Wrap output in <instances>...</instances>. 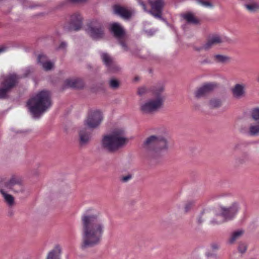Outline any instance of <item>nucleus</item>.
<instances>
[{"mask_svg": "<svg viewBox=\"0 0 259 259\" xmlns=\"http://www.w3.org/2000/svg\"><path fill=\"white\" fill-rule=\"evenodd\" d=\"M147 92V89L145 87L139 88L138 90V94L140 96H143Z\"/></svg>", "mask_w": 259, "mask_h": 259, "instance_id": "31", "label": "nucleus"}, {"mask_svg": "<svg viewBox=\"0 0 259 259\" xmlns=\"http://www.w3.org/2000/svg\"><path fill=\"white\" fill-rule=\"evenodd\" d=\"M27 106L34 118L39 117L51 106L50 93L43 90L28 100Z\"/></svg>", "mask_w": 259, "mask_h": 259, "instance_id": "2", "label": "nucleus"}, {"mask_svg": "<svg viewBox=\"0 0 259 259\" xmlns=\"http://www.w3.org/2000/svg\"><path fill=\"white\" fill-rule=\"evenodd\" d=\"M206 255L207 256V257H210V256H212V254L209 253H206Z\"/></svg>", "mask_w": 259, "mask_h": 259, "instance_id": "42", "label": "nucleus"}, {"mask_svg": "<svg viewBox=\"0 0 259 259\" xmlns=\"http://www.w3.org/2000/svg\"><path fill=\"white\" fill-rule=\"evenodd\" d=\"M244 7L250 13H255L259 11V3L256 2L244 4Z\"/></svg>", "mask_w": 259, "mask_h": 259, "instance_id": "23", "label": "nucleus"}, {"mask_svg": "<svg viewBox=\"0 0 259 259\" xmlns=\"http://www.w3.org/2000/svg\"><path fill=\"white\" fill-rule=\"evenodd\" d=\"M221 101L217 99H213L210 101L209 106L211 107H219L221 106Z\"/></svg>", "mask_w": 259, "mask_h": 259, "instance_id": "30", "label": "nucleus"}, {"mask_svg": "<svg viewBox=\"0 0 259 259\" xmlns=\"http://www.w3.org/2000/svg\"><path fill=\"white\" fill-rule=\"evenodd\" d=\"M19 77L16 74H10L4 77L2 82L3 88H0V99L7 97L8 92L17 83Z\"/></svg>", "mask_w": 259, "mask_h": 259, "instance_id": "8", "label": "nucleus"}, {"mask_svg": "<svg viewBox=\"0 0 259 259\" xmlns=\"http://www.w3.org/2000/svg\"><path fill=\"white\" fill-rule=\"evenodd\" d=\"M67 45L65 42H62L59 46L60 49H63L66 47Z\"/></svg>", "mask_w": 259, "mask_h": 259, "instance_id": "39", "label": "nucleus"}, {"mask_svg": "<svg viewBox=\"0 0 259 259\" xmlns=\"http://www.w3.org/2000/svg\"><path fill=\"white\" fill-rule=\"evenodd\" d=\"M248 134L250 136H256L259 134V123L251 124L249 126Z\"/></svg>", "mask_w": 259, "mask_h": 259, "instance_id": "26", "label": "nucleus"}, {"mask_svg": "<svg viewBox=\"0 0 259 259\" xmlns=\"http://www.w3.org/2000/svg\"><path fill=\"white\" fill-rule=\"evenodd\" d=\"M11 191H12V189L6 188L2 186L0 187V193L2 194L5 201L10 206H12L14 204V198L12 195L9 193ZM13 191L17 192L15 190Z\"/></svg>", "mask_w": 259, "mask_h": 259, "instance_id": "16", "label": "nucleus"}, {"mask_svg": "<svg viewBox=\"0 0 259 259\" xmlns=\"http://www.w3.org/2000/svg\"><path fill=\"white\" fill-rule=\"evenodd\" d=\"M214 59L217 62L225 63L229 60V58L226 56L216 55L214 56Z\"/></svg>", "mask_w": 259, "mask_h": 259, "instance_id": "27", "label": "nucleus"}, {"mask_svg": "<svg viewBox=\"0 0 259 259\" xmlns=\"http://www.w3.org/2000/svg\"><path fill=\"white\" fill-rule=\"evenodd\" d=\"M65 85L68 88H80L82 87V82L78 79H68L65 80Z\"/></svg>", "mask_w": 259, "mask_h": 259, "instance_id": "21", "label": "nucleus"}, {"mask_svg": "<svg viewBox=\"0 0 259 259\" xmlns=\"http://www.w3.org/2000/svg\"><path fill=\"white\" fill-rule=\"evenodd\" d=\"M197 3L201 6L206 8H212V4L209 1L206 0H198Z\"/></svg>", "mask_w": 259, "mask_h": 259, "instance_id": "29", "label": "nucleus"}, {"mask_svg": "<svg viewBox=\"0 0 259 259\" xmlns=\"http://www.w3.org/2000/svg\"><path fill=\"white\" fill-rule=\"evenodd\" d=\"M182 17L188 23L196 24L198 23V20L194 17L192 13L184 14Z\"/></svg>", "mask_w": 259, "mask_h": 259, "instance_id": "25", "label": "nucleus"}, {"mask_svg": "<svg viewBox=\"0 0 259 259\" xmlns=\"http://www.w3.org/2000/svg\"><path fill=\"white\" fill-rule=\"evenodd\" d=\"M70 2L72 3H78L85 2L87 0H68Z\"/></svg>", "mask_w": 259, "mask_h": 259, "instance_id": "36", "label": "nucleus"}, {"mask_svg": "<svg viewBox=\"0 0 259 259\" xmlns=\"http://www.w3.org/2000/svg\"><path fill=\"white\" fill-rule=\"evenodd\" d=\"M103 119L102 113L99 110H95L89 112L83 122L84 126L79 131V142L81 145L86 144L91 137L89 130L98 127Z\"/></svg>", "mask_w": 259, "mask_h": 259, "instance_id": "4", "label": "nucleus"}, {"mask_svg": "<svg viewBox=\"0 0 259 259\" xmlns=\"http://www.w3.org/2000/svg\"><path fill=\"white\" fill-rule=\"evenodd\" d=\"M127 142L125 131L122 127L112 130L110 133L105 135L102 140V147L110 152H114L124 146Z\"/></svg>", "mask_w": 259, "mask_h": 259, "instance_id": "3", "label": "nucleus"}, {"mask_svg": "<svg viewBox=\"0 0 259 259\" xmlns=\"http://www.w3.org/2000/svg\"><path fill=\"white\" fill-rule=\"evenodd\" d=\"M110 30L114 36L118 40L122 49L124 51L127 50L126 44L122 41V39L124 37L125 32L121 25L118 23H113L110 24Z\"/></svg>", "mask_w": 259, "mask_h": 259, "instance_id": "10", "label": "nucleus"}, {"mask_svg": "<svg viewBox=\"0 0 259 259\" xmlns=\"http://www.w3.org/2000/svg\"><path fill=\"white\" fill-rule=\"evenodd\" d=\"M113 11L115 14L125 19L130 18L132 15L131 11L120 6H115Z\"/></svg>", "mask_w": 259, "mask_h": 259, "instance_id": "18", "label": "nucleus"}, {"mask_svg": "<svg viewBox=\"0 0 259 259\" xmlns=\"http://www.w3.org/2000/svg\"><path fill=\"white\" fill-rule=\"evenodd\" d=\"M238 249L240 253H244L246 250V245L244 243H241L239 245Z\"/></svg>", "mask_w": 259, "mask_h": 259, "instance_id": "32", "label": "nucleus"}, {"mask_svg": "<svg viewBox=\"0 0 259 259\" xmlns=\"http://www.w3.org/2000/svg\"><path fill=\"white\" fill-rule=\"evenodd\" d=\"M5 51V49L4 48H0V53L3 52Z\"/></svg>", "mask_w": 259, "mask_h": 259, "instance_id": "43", "label": "nucleus"}, {"mask_svg": "<svg viewBox=\"0 0 259 259\" xmlns=\"http://www.w3.org/2000/svg\"><path fill=\"white\" fill-rule=\"evenodd\" d=\"M132 178V175H127V176H123L121 178V180L123 182H126Z\"/></svg>", "mask_w": 259, "mask_h": 259, "instance_id": "35", "label": "nucleus"}, {"mask_svg": "<svg viewBox=\"0 0 259 259\" xmlns=\"http://www.w3.org/2000/svg\"><path fill=\"white\" fill-rule=\"evenodd\" d=\"M163 91V88H160L157 94L156 99H150L141 105V110L145 113H150L156 111L162 105L163 98L159 94Z\"/></svg>", "mask_w": 259, "mask_h": 259, "instance_id": "7", "label": "nucleus"}, {"mask_svg": "<svg viewBox=\"0 0 259 259\" xmlns=\"http://www.w3.org/2000/svg\"><path fill=\"white\" fill-rule=\"evenodd\" d=\"M37 61L42 65L44 69L46 71L51 70L54 65V62L48 61L47 56L42 54L38 56Z\"/></svg>", "mask_w": 259, "mask_h": 259, "instance_id": "19", "label": "nucleus"}, {"mask_svg": "<svg viewBox=\"0 0 259 259\" xmlns=\"http://www.w3.org/2000/svg\"><path fill=\"white\" fill-rule=\"evenodd\" d=\"M146 32L148 36H151L155 32V31H154L152 30H149L146 31Z\"/></svg>", "mask_w": 259, "mask_h": 259, "instance_id": "37", "label": "nucleus"}, {"mask_svg": "<svg viewBox=\"0 0 259 259\" xmlns=\"http://www.w3.org/2000/svg\"><path fill=\"white\" fill-rule=\"evenodd\" d=\"M246 85L244 83H236L231 89L233 97L236 99H241L246 96Z\"/></svg>", "mask_w": 259, "mask_h": 259, "instance_id": "12", "label": "nucleus"}, {"mask_svg": "<svg viewBox=\"0 0 259 259\" xmlns=\"http://www.w3.org/2000/svg\"><path fill=\"white\" fill-rule=\"evenodd\" d=\"M118 82L115 79H112L110 81V85L112 88H116L118 87Z\"/></svg>", "mask_w": 259, "mask_h": 259, "instance_id": "33", "label": "nucleus"}, {"mask_svg": "<svg viewBox=\"0 0 259 259\" xmlns=\"http://www.w3.org/2000/svg\"><path fill=\"white\" fill-rule=\"evenodd\" d=\"M215 87L216 85L212 83L204 84L196 91L195 93V97L198 98L202 97L213 90Z\"/></svg>", "mask_w": 259, "mask_h": 259, "instance_id": "15", "label": "nucleus"}, {"mask_svg": "<svg viewBox=\"0 0 259 259\" xmlns=\"http://www.w3.org/2000/svg\"><path fill=\"white\" fill-rule=\"evenodd\" d=\"M149 3L151 6L152 10L155 11V13L151 11H149V13L155 18H161V13L163 6V0L149 1Z\"/></svg>", "mask_w": 259, "mask_h": 259, "instance_id": "14", "label": "nucleus"}, {"mask_svg": "<svg viewBox=\"0 0 259 259\" xmlns=\"http://www.w3.org/2000/svg\"><path fill=\"white\" fill-rule=\"evenodd\" d=\"M252 118L255 121L259 120V108H254L250 112Z\"/></svg>", "mask_w": 259, "mask_h": 259, "instance_id": "28", "label": "nucleus"}, {"mask_svg": "<svg viewBox=\"0 0 259 259\" xmlns=\"http://www.w3.org/2000/svg\"><path fill=\"white\" fill-rule=\"evenodd\" d=\"M244 233L243 230L241 229L237 230L233 232L229 240V242L230 244L234 243V242L238 239Z\"/></svg>", "mask_w": 259, "mask_h": 259, "instance_id": "24", "label": "nucleus"}, {"mask_svg": "<svg viewBox=\"0 0 259 259\" xmlns=\"http://www.w3.org/2000/svg\"><path fill=\"white\" fill-rule=\"evenodd\" d=\"M211 248L213 250H217L219 248V246L217 244H213L211 245Z\"/></svg>", "mask_w": 259, "mask_h": 259, "instance_id": "38", "label": "nucleus"}, {"mask_svg": "<svg viewBox=\"0 0 259 259\" xmlns=\"http://www.w3.org/2000/svg\"><path fill=\"white\" fill-rule=\"evenodd\" d=\"M140 4L142 6V8L144 11H146V6L143 2H140Z\"/></svg>", "mask_w": 259, "mask_h": 259, "instance_id": "41", "label": "nucleus"}, {"mask_svg": "<svg viewBox=\"0 0 259 259\" xmlns=\"http://www.w3.org/2000/svg\"><path fill=\"white\" fill-rule=\"evenodd\" d=\"M82 247L92 246L98 244L101 239L104 226L102 220L96 214L88 210L82 216Z\"/></svg>", "mask_w": 259, "mask_h": 259, "instance_id": "1", "label": "nucleus"}, {"mask_svg": "<svg viewBox=\"0 0 259 259\" xmlns=\"http://www.w3.org/2000/svg\"><path fill=\"white\" fill-rule=\"evenodd\" d=\"M166 24H167V25L168 26H169V25L168 24V23H167V22H166Z\"/></svg>", "mask_w": 259, "mask_h": 259, "instance_id": "44", "label": "nucleus"}, {"mask_svg": "<svg viewBox=\"0 0 259 259\" xmlns=\"http://www.w3.org/2000/svg\"><path fill=\"white\" fill-rule=\"evenodd\" d=\"M204 211L202 212V213H201V215L200 216V217H199V218H198L197 222L199 224H201L203 222V220L201 219V215H202Z\"/></svg>", "mask_w": 259, "mask_h": 259, "instance_id": "40", "label": "nucleus"}, {"mask_svg": "<svg viewBox=\"0 0 259 259\" xmlns=\"http://www.w3.org/2000/svg\"><path fill=\"white\" fill-rule=\"evenodd\" d=\"M226 40V37L217 34H213L209 37L207 42L202 47V49H209L213 45L221 44Z\"/></svg>", "mask_w": 259, "mask_h": 259, "instance_id": "13", "label": "nucleus"}, {"mask_svg": "<svg viewBox=\"0 0 259 259\" xmlns=\"http://www.w3.org/2000/svg\"><path fill=\"white\" fill-rule=\"evenodd\" d=\"M86 31L94 39L100 38L104 34L101 24L97 21L90 23L86 28Z\"/></svg>", "mask_w": 259, "mask_h": 259, "instance_id": "9", "label": "nucleus"}, {"mask_svg": "<svg viewBox=\"0 0 259 259\" xmlns=\"http://www.w3.org/2000/svg\"><path fill=\"white\" fill-rule=\"evenodd\" d=\"M101 58L108 69L112 71H116L118 69V67L115 64L113 59L108 54L106 53H102Z\"/></svg>", "mask_w": 259, "mask_h": 259, "instance_id": "17", "label": "nucleus"}, {"mask_svg": "<svg viewBox=\"0 0 259 259\" xmlns=\"http://www.w3.org/2000/svg\"><path fill=\"white\" fill-rule=\"evenodd\" d=\"M143 147L149 152V154L155 157L161 152L168 149L166 139L160 135H152L148 137L143 143Z\"/></svg>", "mask_w": 259, "mask_h": 259, "instance_id": "5", "label": "nucleus"}, {"mask_svg": "<svg viewBox=\"0 0 259 259\" xmlns=\"http://www.w3.org/2000/svg\"><path fill=\"white\" fill-rule=\"evenodd\" d=\"M82 18L79 13H75L71 15L69 20L68 29L70 30H78L82 26Z\"/></svg>", "mask_w": 259, "mask_h": 259, "instance_id": "11", "label": "nucleus"}, {"mask_svg": "<svg viewBox=\"0 0 259 259\" xmlns=\"http://www.w3.org/2000/svg\"><path fill=\"white\" fill-rule=\"evenodd\" d=\"M21 178L19 176L14 175L7 183L2 185V186L14 190L13 187L16 185H21Z\"/></svg>", "mask_w": 259, "mask_h": 259, "instance_id": "20", "label": "nucleus"}, {"mask_svg": "<svg viewBox=\"0 0 259 259\" xmlns=\"http://www.w3.org/2000/svg\"><path fill=\"white\" fill-rule=\"evenodd\" d=\"M239 205L237 203H233L228 208L222 207L221 214H217L215 218L211 221L212 224H219L225 221L232 220L235 217L239 210Z\"/></svg>", "mask_w": 259, "mask_h": 259, "instance_id": "6", "label": "nucleus"}, {"mask_svg": "<svg viewBox=\"0 0 259 259\" xmlns=\"http://www.w3.org/2000/svg\"><path fill=\"white\" fill-rule=\"evenodd\" d=\"M61 252L60 247L56 246L48 253L47 259H60Z\"/></svg>", "mask_w": 259, "mask_h": 259, "instance_id": "22", "label": "nucleus"}, {"mask_svg": "<svg viewBox=\"0 0 259 259\" xmlns=\"http://www.w3.org/2000/svg\"><path fill=\"white\" fill-rule=\"evenodd\" d=\"M193 205V203L192 202H189L187 203L185 206V212L189 211L191 209Z\"/></svg>", "mask_w": 259, "mask_h": 259, "instance_id": "34", "label": "nucleus"}]
</instances>
